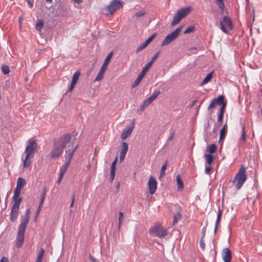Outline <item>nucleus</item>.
Returning <instances> with one entry per match:
<instances>
[{
  "instance_id": "nucleus-27",
  "label": "nucleus",
  "mask_w": 262,
  "mask_h": 262,
  "mask_svg": "<svg viewBox=\"0 0 262 262\" xmlns=\"http://www.w3.org/2000/svg\"><path fill=\"white\" fill-rule=\"evenodd\" d=\"M226 124L224 125L223 127L221 129L220 133V139L219 142L220 143L221 141L224 139L226 135Z\"/></svg>"
},
{
  "instance_id": "nucleus-20",
  "label": "nucleus",
  "mask_w": 262,
  "mask_h": 262,
  "mask_svg": "<svg viewBox=\"0 0 262 262\" xmlns=\"http://www.w3.org/2000/svg\"><path fill=\"white\" fill-rule=\"evenodd\" d=\"M222 215V210L221 209H219L218 213H217V215L216 221L215 223V226L214 229V234H215L216 233L218 226H219V225L220 222L221 220Z\"/></svg>"
},
{
  "instance_id": "nucleus-17",
  "label": "nucleus",
  "mask_w": 262,
  "mask_h": 262,
  "mask_svg": "<svg viewBox=\"0 0 262 262\" xmlns=\"http://www.w3.org/2000/svg\"><path fill=\"white\" fill-rule=\"evenodd\" d=\"M80 74V72L78 71H77L74 73V74L73 76V77H72V82H71L70 86L69 89V92H71L73 91L75 85L76 84V82H77V81L78 80Z\"/></svg>"
},
{
  "instance_id": "nucleus-19",
  "label": "nucleus",
  "mask_w": 262,
  "mask_h": 262,
  "mask_svg": "<svg viewBox=\"0 0 262 262\" xmlns=\"http://www.w3.org/2000/svg\"><path fill=\"white\" fill-rule=\"evenodd\" d=\"M28 224V222L21 221L19 226L17 233L24 234Z\"/></svg>"
},
{
  "instance_id": "nucleus-5",
  "label": "nucleus",
  "mask_w": 262,
  "mask_h": 262,
  "mask_svg": "<svg viewBox=\"0 0 262 262\" xmlns=\"http://www.w3.org/2000/svg\"><path fill=\"white\" fill-rule=\"evenodd\" d=\"M149 232L151 234L156 236L162 237L166 236L167 233V230L166 229H163L161 227V224L159 223H156L153 226L150 227Z\"/></svg>"
},
{
  "instance_id": "nucleus-28",
  "label": "nucleus",
  "mask_w": 262,
  "mask_h": 262,
  "mask_svg": "<svg viewBox=\"0 0 262 262\" xmlns=\"http://www.w3.org/2000/svg\"><path fill=\"white\" fill-rule=\"evenodd\" d=\"M181 214L180 212H177L173 216L172 225H174L177 224L179 221L181 220Z\"/></svg>"
},
{
  "instance_id": "nucleus-15",
  "label": "nucleus",
  "mask_w": 262,
  "mask_h": 262,
  "mask_svg": "<svg viewBox=\"0 0 262 262\" xmlns=\"http://www.w3.org/2000/svg\"><path fill=\"white\" fill-rule=\"evenodd\" d=\"M222 256L224 262H230L232 255L231 252L228 248H224L222 251Z\"/></svg>"
},
{
  "instance_id": "nucleus-63",
  "label": "nucleus",
  "mask_w": 262,
  "mask_h": 262,
  "mask_svg": "<svg viewBox=\"0 0 262 262\" xmlns=\"http://www.w3.org/2000/svg\"><path fill=\"white\" fill-rule=\"evenodd\" d=\"M75 193L73 195L72 202H71V205H70V207L71 208L73 206L74 201V198H75Z\"/></svg>"
},
{
  "instance_id": "nucleus-58",
  "label": "nucleus",
  "mask_w": 262,
  "mask_h": 262,
  "mask_svg": "<svg viewBox=\"0 0 262 262\" xmlns=\"http://www.w3.org/2000/svg\"><path fill=\"white\" fill-rule=\"evenodd\" d=\"M0 262H8V259L7 257H3L0 260Z\"/></svg>"
},
{
  "instance_id": "nucleus-1",
  "label": "nucleus",
  "mask_w": 262,
  "mask_h": 262,
  "mask_svg": "<svg viewBox=\"0 0 262 262\" xmlns=\"http://www.w3.org/2000/svg\"><path fill=\"white\" fill-rule=\"evenodd\" d=\"M20 191L21 188L17 186L14 191L13 196L12 198L13 204L11 210L10 218V221L13 222L16 221L18 216L19 206L22 201V198L19 196Z\"/></svg>"
},
{
  "instance_id": "nucleus-64",
  "label": "nucleus",
  "mask_w": 262,
  "mask_h": 262,
  "mask_svg": "<svg viewBox=\"0 0 262 262\" xmlns=\"http://www.w3.org/2000/svg\"><path fill=\"white\" fill-rule=\"evenodd\" d=\"M41 207H40V206H38V208L37 209L36 217L39 214V212L41 210Z\"/></svg>"
},
{
  "instance_id": "nucleus-2",
  "label": "nucleus",
  "mask_w": 262,
  "mask_h": 262,
  "mask_svg": "<svg viewBox=\"0 0 262 262\" xmlns=\"http://www.w3.org/2000/svg\"><path fill=\"white\" fill-rule=\"evenodd\" d=\"M245 167L242 165L238 172L234 177L233 183L237 190L241 189L247 180V177Z\"/></svg>"
},
{
  "instance_id": "nucleus-37",
  "label": "nucleus",
  "mask_w": 262,
  "mask_h": 262,
  "mask_svg": "<svg viewBox=\"0 0 262 262\" xmlns=\"http://www.w3.org/2000/svg\"><path fill=\"white\" fill-rule=\"evenodd\" d=\"M147 46V39L145 40L142 45L139 46L137 49V52H139L141 50H142L143 49L146 48Z\"/></svg>"
},
{
  "instance_id": "nucleus-12",
  "label": "nucleus",
  "mask_w": 262,
  "mask_h": 262,
  "mask_svg": "<svg viewBox=\"0 0 262 262\" xmlns=\"http://www.w3.org/2000/svg\"><path fill=\"white\" fill-rule=\"evenodd\" d=\"M157 189V182L152 177L150 176L148 180V190L150 194H154Z\"/></svg>"
},
{
  "instance_id": "nucleus-46",
  "label": "nucleus",
  "mask_w": 262,
  "mask_h": 262,
  "mask_svg": "<svg viewBox=\"0 0 262 262\" xmlns=\"http://www.w3.org/2000/svg\"><path fill=\"white\" fill-rule=\"evenodd\" d=\"M123 217V212H119V223H118V227L119 228L120 227L121 224V220Z\"/></svg>"
},
{
  "instance_id": "nucleus-30",
  "label": "nucleus",
  "mask_w": 262,
  "mask_h": 262,
  "mask_svg": "<svg viewBox=\"0 0 262 262\" xmlns=\"http://www.w3.org/2000/svg\"><path fill=\"white\" fill-rule=\"evenodd\" d=\"M216 146L214 144H211L207 148V151L210 154L214 153L216 151Z\"/></svg>"
},
{
  "instance_id": "nucleus-26",
  "label": "nucleus",
  "mask_w": 262,
  "mask_h": 262,
  "mask_svg": "<svg viewBox=\"0 0 262 262\" xmlns=\"http://www.w3.org/2000/svg\"><path fill=\"white\" fill-rule=\"evenodd\" d=\"M176 181L178 185V189H183L184 188V184L181 180L180 176L178 175L176 177Z\"/></svg>"
},
{
  "instance_id": "nucleus-42",
  "label": "nucleus",
  "mask_w": 262,
  "mask_h": 262,
  "mask_svg": "<svg viewBox=\"0 0 262 262\" xmlns=\"http://www.w3.org/2000/svg\"><path fill=\"white\" fill-rule=\"evenodd\" d=\"M117 159H117V158H116L115 160L112 162V163L111 164V167L110 171H115L116 165V163H117Z\"/></svg>"
},
{
  "instance_id": "nucleus-49",
  "label": "nucleus",
  "mask_w": 262,
  "mask_h": 262,
  "mask_svg": "<svg viewBox=\"0 0 262 262\" xmlns=\"http://www.w3.org/2000/svg\"><path fill=\"white\" fill-rule=\"evenodd\" d=\"M157 33H155L149 37H148V44L155 38L156 36Z\"/></svg>"
},
{
  "instance_id": "nucleus-21",
  "label": "nucleus",
  "mask_w": 262,
  "mask_h": 262,
  "mask_svg": "<svg viewBox=\"0 0 262 262\" xmlns=\"http://www.w3.org/2000/svg\"><path fill=\"white\" fill-rule=\"evenodd\" d=\"M24 234L17 233V243H16V247L17 248H20L24 242Z\"/></svg>"
},
{
  "instance_id": "nucleus-9",
  "label": "nucleus",
  "mask_w": 262,
  "mask_h": 262,
  "mask_svg": "<svg viewBox=\"0 0 262 262\" xmlns=\"http://www.w3.org/2000/svg\"><path fill=\"white\" fill-rule=\"evenodd\" d=\"M72 136L70 134H64L60 137L54 140L53 142L56 143L62 148H64L67 144L71 139Z\"/></svg>"
},
{
  "instance_id": "nucleus-22",
  "label": "nucleus",
  "mask_w": 262,
  "mask_h": 262,
  "mask_svg": "<svg viewBox=\"0 0 262 262\" xmlns=\"http://www.w3.org/2000/svg\"><path fill=\"white\" fill-rule=\"evenodd\" d=\"M26 184V180L21 177L17 179L16 186L19 188L24 187Z\"/></svg>"
},
{
  "instance_id": "nucleus-35",
  "label": "nucleus",
  "mask_w": 262,
  "mask_h": 262,
  "mask_svg": "<svg viewBox=\"0 0 262 262\" xmlns=\"http://www.w3.org/2000/svg\"><path fill=\"white\" fill-rule=\"evenodd\" d=\"M30 158H27V156H26V157L25 158V160L24 161V163H23L24 167L27 168L31 165V162L30 160H29V159H30Z\"/></svg>"
},
{
  "instance_id": "nucleus-62",
  "label": "nucleus",
  "mask_w": 262,
  "mask_h": 262,
  "mask_svg": "<svg viewBox=\"0 0 262 262\" xmlns=\"http://www.w3.org/2000/svg\"><path fill=\"white\" fill-rule=\"evenodd\" d=\"M44 200H45V199L41 198L40 202H39V205H38L39 206L42 207V204H43V202H44Z\"/></svg>"
},
{
  "instance_id": "nucleus-56",
  "label": "nucleus",
  "mask_w": 262,
  "mask_h": 262,
  "mask_svg": "<svg viewBox=\"0 0 262 262\" xmlns=\"http://www.w3.org/2000/svg\"><path fill=\"white\" fill-rule=\"evenodd\" d=\"M211 170H212V168L211 167H206L205 172L206 173L209 174Z\"/></svg>"
},
{
  "instance_id": "nucleus-13",
  "label": "nucleus",
  "mask_w": 262,
  "mask_h": 262,
  "mask_svg": "<svg viewBox=\"0 0 262 262\" xmlns=\"http://www.w3.org/2000/svg\"><path fill=\"white\" fill-rule=\"evenodd\" d=\"M147 72V63L144 66L142 71L140 73V74L139 75V76H138V77L137 78L136 80L133 83V84L132 85V88H134L136 87L140 83V82L142 80L143 77H144V76L145 75V74H146V73Z\"/></svg>"
},
{
  "instance_id": "nucleus-45",
  "label": "nucleus",
  "mask_w": 262,
  "mask_h": 262,
  "mask_svg": "<svg viewBox=\"0 0 262 262\" xmlns=\"http://www.w3.org/2000/svg\"><path fill=\"white\" fill-rule=\"evenodd\" d=\"M221 107L220 108V109L219 110V114H223L224 115V111H225V107H226V103H224L222 105H221Z\"/></svg>"
},
{
  "instance_id": "nucleus-23",
  "label": "nucleus",
  "mask_w": 262,
  "mask_h": 262,
  "mask_svg": "<svg viewBox=\"0 0 262 262\" xmlns=\"http://www.w3.org/2000/svg\"><path fill=\"white\" fill-rule=\"evenodd\" d=\"M224 0H216V5L219 6L221 12L222 13H224L225 5H224Z\"/></svg>"
},
{
  "instance_id": "nucleus-38",
  "label": "nucleus",
  "mask_w": 262,
  "mask_h": 262,
  "mask_svg": "<svg viewBox=\"0 0 262 262\" xmlns=\"http://www.w3.org/2000/svg\"><path fill=\"white\" fill-rule=\"evenodd\" d=\"M30 214V209H28L26 211L24 219L22 221H26V222L29 223Z\"/></svg>"
},
{
  "instance_id": "nucleus-18",
  "label": "nucleus",
  "mask_w": 262,
  "mask_h": 262,
  "mask_svg": "<svg viewBox=\"0 0 262 262\" xmlns=\"http://www.w3.org/2000/svg\"><path fill=\"white\" fill-rule=\"evenodd\" d=\"M220 23H223L224 26H226L230 29H232V23L231 19L228 16H224L223 20L221 21Z\"/></svg>"
},
{
  "instance_id": "nucleus-3",
  "label": "nucleus",
  "mask_w": 262,
  "mask_h": 262,
  "mask_svg": "<svg viewBox=\"0 0 262 262\" xmlns=\"http://www.w3.org/2000/svg\"><path fill=\"white\" fill-rule=\"evenodd\" d=\"M190 11V8L185 7L178 10L174 15L171 23V26H174L179 23Z\"/></svg>"
},
{
  "instance_id": "nucleus-59",
  "label": "nucleus",
  "mask_w": 262,
  "mask_h": 262,
  "mask_svg": "<svg viewBox=\"0 0 262 262\" xmlns=\"http://www.w3.org/2000/svg\"><path fill=\"white\" fill-rule=\"evenodd\" d=\"M27 4H28V6L30 8H32L33 7V3L31 2L30 0H27Z\"/></svg>"
},
{
  "instance_id": "nucleus-25",
  "label": "nucleus",
  "mask_w": 262,
  "mask_h": 262,
  "mask_svg": "<svg viewBox=\"0 0 262 262\" xmlns=\"http://www.w3.org/2000/svg\"><path fill=\"white\" fill-rule=\"evenodd\" d=\"M160 94V91H157L156 92H154L151 96H150L149 97H148V104L151 103L157 97V96Z\"/></svg>"
},
{
  "instance_id": "nucleus-51",
  "label": "nucleus",
  "mask_w": 262,
  "mask_h": 262,
  "mask_svg": "<svg viewBox=\"0 0 262 262\" xmlns=\"http://www.w3.org/2000/svg\"><path fill=\"white\" fill-rule=\"evenodd\" d=\"M174 135V132L173 131L171 132V133H170V134L169 135L167 140L168 141L172 140L173 138Z\"/></svg>"
},
{
  "instance_id": "nucleus-36",
  "label": "nucleus",
  "mask_w": 262,
  "mask_h": 262,
  "mask_svg": "<svg viewBox=\"0 0 262 262\" xmlns=\"http://www.w3.org/2000/svg\"><path fill=\"white\" fill-rule=\"evenodd\" d=\"M43 25V23L42 20H37L36 25V29L38 31H40L42 28Z\"/></svg>"
},
{
  "instance_id": "nucleus-32",
  "label": "nucleus",
  "mask_w": 262,
  "mask_h": 262,
  "mask_svg": "<svg viewBox=\"0 0 262 262\" xmlns=\"http://www.w3.org/2000/svg\"><path fill=\"white\" fill-rule=\"evenodd\" d=\"M128 149V144L126 142H123L121 146V150L120 153L126 154Z\"/></svg>"
},
{
  "instance_id": "nucleus-50",
  "label": "nucleus",
  "mask_w": 262,
  "mask_h": 262,
  "mask_svg": "<svg viewBox=\"0 0 262 262\" xmlns=\"http://www.w3.org/2000/svg\"><path fill=\"white\" fill-rule=\"evenodd\" d=\"M200 248L204 250L205 249V243L203 242V238L202 237L200 242Z\"/></svg>"
},
{
  "instance_id": "nucleus-52",
  "label": "nucleus",
  "mask_w": 262,
  "mask_h": 262,
  "mask_svg": "<svg viewBox=\"0 0 262 262\" xmlns=\"http://www.w3.org/2000/svg\"><path fill=\"white\" fill-rule=\"evenodd\" d=\"M159 52H158L152 58H151V62H154V61H155V60L157 58V57H158L159 55Z\"/></svg>"
},
{
  "instance_id": "nucleus-29",
  "label": "nucleus",
  "mask_w": 262,
  "mask_h": 262,
  "mask_svg": "<svg viewBox=\"0 0 262 262\" xmlns=\"http://www.w3.org/2000/svg\"><path fill=\"white\" fill-rule=\"evenodd\" d=\"M205 158L206 161V163L210 165L213 162V156L211 154H205Z\"/></svg>"
},
{
  "instance_id": "nucleus-57",
  "label": "nucleus",
  "mask_w": 262,
  "mask_h": 262,
  "mask_svg": "<svg viewBox=\"0 0 262 262\" xmlns=\"http://www.w3.org/2000/svg\"><path fill=\"white\" fill-rule=\"evenodd\" d=\"M125 155L126 154L120 153V161H122L124 160V159L125 158Z\"/></svg>"
},
{
  "instance_id": "nucleus-40",
  "label": "nucleus",
  "mask_w": 262,
  "mask_h": 262,
  "mask_svg": "<svg viewBox=\"0 0 262 262\" xmlns=\"http://www.w3.org/2000/svg\"><path fill=\"white\" fill-rule=\"evenodd\" d=\"M70 162L71 161L68 160V161L63 164L62 167H61L60 169L63 171V172H66L69 166Z\"/></svg>"
},
{
  "instance_id": "nucleus-55",
  "label": "nucleus",
  "mask_w": 262,
  "mask_h": 262,
  "mask_svg": "<svg viewBox=\"0 0 262 262\" xmlns=\"http://www.w3.org/2000/svg\"><path fill=\"white\" fill-rule=\"evenodd\" d=\"M223 118V115L221 114H219L217 115V121L220 122L222 121Z\"/></svg>"
},
{
  "instance_id": "nucleus-44",
  "label": "nucleus",
  "mask_w": 262,
  "mask_h": 262,
  "mask_svg": "<svg viewBox=\"0 0 262 262\" xmlns=\"http://www.w3.org/2000/svg\"><path fill=\"white\" fill-rule=\"evenodd\" d=\"M146 106H147V99L144 100L143 104L140 106L139 111H143Z\"/></svg>"
},
{
  "instance_id": "nucleus-6",
  "label": "nucleus",
  "mask_w": 262,
  "mask_h": 262,
  "mask_svg": "<svg viewBox=\"0 0 262 262\" xmlns=\"http://www.w3.org/2000/svg\"><path fill=\"white\" fill-rule=\"evenodd\" d=\"M123 2L120 0H113L109 5L104 8L106 15L112 14L114 12L119 9L123 6Z\"/></svg>"
},
{
  "instance_id": "nucleus-4",
  "label": "nucleus",
  "mask_w": 262,
  "mask_h": 262,
  "mask_svg": "<svg viewBox=\"0 0 262 262\" xmlns=\"http://www.w3.org/2000/svg\"><path fill=\"white\" fill-rule=\"evenodd\" d=\"M183 27V26H180L175 30L168 34L163 40L161 46L164 47L165 46H167L174 40L180 34Z\"/></svg>"
},
{
  "instance_id": "nucleus-33",
  "label": "nucleus",
  "mask_w": 262,
  "mask_h": 262,
  "mask_svg": "<svg viewBox=\"0 0 262 262\" xmlns=\"http://www.w3.org/2000/svg\"><path fill=\"white\" fill-rule=\"evenodd\" d=\"M2 71L4 74H8L10 72L9 67L8 66L3 64L2 66Z\"/></svg>"
},
{
  "instance_id": "nucleus-41",
  "label": "nucleus",
  "mask_w": 262,
  "mask_h": 262,
  "mask_svg": "<svg viewBox=\"0 0 262 262\" xmlns=\"http://www.w3.org/2000/svg\"><path fill=\"white\" fill-rule=\"evenodd\" d=\"M241 139L244 142H245L246 140V132H245V125H243L242 126V133Z\"/></svg>"
},
{
  "instance_id": "nucleus-60",
  "label": "nucleus",
  "mask_w": 262,
  "mask_h": 262,
  "mask_svg": "<svg viewBox=\"0 0 262 262\" xmlns=\"http://www.w3.org/2000/svg\"><path fill=\"white\" fill-rule=\"evenodd\" d=\"M75 4H79L83 2V0H71Z\"/></svg>"
},
{
  "instance_id": "nucleus-54",
  "label": "nucleus",
  "mask_w": 262,
  "mask_h": 262,
  "mask_svg": "<svg viewBox=\"0 0 262 262\" xmlns=\"http://www.w3.org/2000/svg\"><path fill=\"white\" fill-rule=\"evenodd\" d=\"M144 13L142 11L138 12L135 14V16L137 17H140L144 15Z\"/></svg>"
},
{
  "instance_id": "nucleus-11",
  "label": "nucleus",
  "mask_w": 262,
  "mask_h": 262,
  "mask_svg": "<svg viewBox=\"0 0 262 262\" xmlns=\"http://www.w3.org/2000/svg\"><path fill=\"white\" fill-rule=\"evenodd\" d=\"M224 98L223 95H220L217 98H214L208 106V110L213 108L216 104L222 105L224 103H226V102L224 101Z\"/></svg>"
},
{
  "instance_id": "nucleus-39",
  "label": "nucleus",
  "mask_w": 262,
  "mask_h": 262,
  "mask_svg": "<svg viewBox=\"0 0 262 262\" xmlns=\"http://www.w3.org/2000/svg\"><path fill=\"white\" fill-rule=\"evenodd\" d=\"M195 30V27L194 26H191L188 27L184 32V34L190 33L193 32Z\"/></svg>"
},
{
  "instance_id": "nucleus-48",
  "label": "nucleus",
  "mask_w": 262,
  "mask_h": 262,
  "mask_svg": "<svg viewBox=\"0 0 262 262\" xmlns=\"http://www.w3.org/2000/svg\"><path fill=\"white\" fill-rule=\"evenodd\" d=\"M220 26L221 29L222 30V31L224 32L225 33H227V30L225 26L224 25V24H223V23H220Z\"/></svg>"
},
{
  "instance_id": "nucleus-47",
  "label": "nucleus",
  "mask_w": 262,
  "mask_h": 262,
  "mask_svg": "<svg viewBox=\"0 0 262 262\" xmlns=\"http://www.w3.org/2000/svg\"><path fill=\"white\" fill-rule=\"evenodd\" d=\"M115 171H110V181L111 182H112L114 179V178H115Z\"/></svg>"
},
{
  "instance_id": "nucleus-14",
  "label": "nucleus",
  "mask_w": 262,
  "mask_h": 262,
  "mask_svg": "<svg viewBox=\"0 0 262 262\" xmlns=\"http://www.w3.org/2000/svg\"><path fill=\"white\" fill-rule=\"evenodd\" d=\"M134 127V123L133 122L130 125L127 126L125 129H124L121 134V139L122 140H125L127 138H128L132 134V132Z\"/></svg>"
},
{
  "instance_id": "nucleus-34",
  "label": "nucleus",
  "mask_w": 262,
  "mask_h": 262,
  "mask_svg": "<svg viewBox=\"0 0 262 262\" xmlns=\"http://www.w3.org/2000/svg\"><path fill=\"white\" fill-rule=\"evenodd\" d=\"M45 251L43 249H41L39 254L37 255L36 261L42 262V259L44 255Z\"/></svg>"
},
{
  "instance_id": "nucleus-31",
  "label": "nucleus",
  "mask_w": 262,
  "mask_h": 262,
  "mask_svg": "<svg viewBox=\"0 0 262 262\" xmlns=\"http://www.w3.org/2000/svg\"><path fill=\"white\" fill-rule=\"evenodd\" d=\"M167 161H166L164 162V163L163 164L160 171V177H164L165 175V171L166 169V167L167 166Z\"/></svg>"
},
{
  "instance_id": "nucleus-43",
  "label": "nucleus",
  "mask_w": 262,
  "mask_h": 262,
  "mask_svg": "<svg viewBox=\"0 0 262 262\" xmlns=\"http://www.w3.org/2000/svg\"><path fill=\"white\" fill-rule=\"evenodd\" d=\"M65 172H63V171L61 170L60 169V171H59V177H58V179L57 181V183H60L62 178H63V176Z\"/></svg>"
},
{
  "instance_id": "nucleus-10",
  "label": "nucleus",
  "mask_w": 262,
  "mask_h": 262,
  "mask_svg": "<svg viewBox=\"0 0 262 262\" xmlns=\"http://www.w3.org/2000/svg\"><path fill=\"white\" fill-rule=\"evenodd\" d=\"M63 148L61 147L56 143L54 142L53 148L50 154L51 157L52 158H55L60 157L63 152Z\"/></svg>"
},
{
  "instance_id": "nucleus-61",
  "label": "nucleus",
  "mask_w": 262,
  "mask_h": 262,
  "mask_svg": "<svg viewBox=\"0 0 262 262\" xmlns=\"http://www.w3.org/2000/svg\"><path fill=\"white\" fill-rule=\"evenodd\" d=\"M206 227H204L202 229V234H203V235L202 236V238H203L204 236H205V232H206Z\"/></svg>"
},
{
  "instance_id": "nucleus-24",
  "label": "nucleus",
  "mask_w": 262,
  "mask_h": 262,
  "mask_svg": "<svg viewBox=\"0 0 262 262\" xmlns=\"http://www.w3.org/2000/svg\"><path fill=\"white\" fill-rule=\"evenodd\" d=\"M213 72H210L207 74L205 78L201 82V85H203L208 82L212 78Z\"/></svg>"
},
{
  "instance_id": "nucleus-7",
  "label": "nucleus",
  "mask_w": 262,
  "mask_h": 262,
  "mask_svg": "<svg viewBox=\"0 0 262 262\" xmlns=\"http://www.w3.org/2000/svg\"><path fill=\"white\" fill-rule=\"evenodd\" d=\"M113 53L112 52L109 53L105 58V60L101 67L100 70L99 71L97 76L95 78V81L101 80L103 77L104 71L106 70L107 67L110 60L113 56Z\"/></svg>"
},
{
  "instance_id": "nucleus-53",
  "label": "nucleus",
  "mask_w": 262,
  "mask_h": 262,
  "mask_svg": "<svg viewBox=\"0 0 262 262\" xmlns=\"http://www.w3.org/2000/svg\"><path fill=\"white\" fill-rule=\"evenodd\" d=\"M46 192H47L46 189V188H44V189L42 190V192L41 193V198L45 199L46 195Z\"/></svg>"
},
{
  "instance_id": "nucleus-16",
  "label": "nucleus",
  "mask_w": 262,
  "mask_h": 262,
  "mask_svg": "<svg viewBox=\"0 0 262 262\" xmlns=\"http://www.w3.org/2000/svg\"><path fill=\"white\" fill-rule=\"evenodd\" d=\"M78 145H76L74 147H72L71 148H69L68 149L66 150L65 157L69 161H71L73 156L77 149ZM70 147V145L68 146V148Z\"/></svg>"
},
{
  "instance_id": "nucleus-8",
  "label": "nucleus",
  "mask_w": 262,
  "mask_h": 262,
  "mask_svg": "<svg viewBox=\"0 0 262 262\" xmlns=\"http://www.w3.org/2000/svg\"><path fill=\"white\" fill-rule=\"evenodd\" d=\"M37 149V144L34 140L28 141L25 150L27 158H33Z\"/></svg>"
}]
</instances>
